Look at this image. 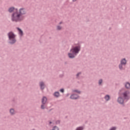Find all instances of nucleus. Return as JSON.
<instances>
[{"mask_svg":"<svg viewBox=\"0 0 130 130\" xmlns=\"http://www.w3.org/2000/svg\"><path fill=\"white\" fill-rule=\"evenodd\" d=\"M52 123V122L51 121H49V125H50Z\"/></svg>","mask_w":130,"mask_h":130,"instance_id":"obj_27","label":"nucleus"},{"mask_svg":"<svg viewBox=\"0 0 130 130\" xmlns=\"http://www.w3.org/2000/svg\"><path fill=\"white\" fill-rule=\"evenodd\" d=\"M39 86L40 87V89L42 91H43V90L45 89V84H44V82L43 81H41L39 82Z\"/></svg>","mask_w":130,"mask_h":130,"instance_id":"obj_8","label":"nucleus"},{"mask_svg":"<svg viewBox=\"0 0 130 130\" xmlns=\"http://www.w3.org/2000/svg\"><path fill=\"white\" fill-rule=\"evenodd\" d=\"M14 11H15V7H11L9 8L8 9V12L9 13H13V12H14Z\"/></svg>","mask_w":130,"mask_h":130,"instance_id":"obj_15","label":"nucleus"},{"mask_svg":"<svg viewBox=\"0 0 130 130\" xmlns=\"http://www.w3.org/2000/svg\"><path fill=\"white\" fill-rule=\"evenodd\" d=\"M104 99L106 101H109L110 100V95L109 94H106L104 97Z\"/></svg>","mask_w":130,"mask_h":130,"instance_id":"obj_14","label":"nucleus"},{"mask_svg":"<svg viewBox=\"0 0 130 130\" xmlns=\"http://www.w3.org/2000/svg\"><path fill=\"white\" fill-rule=\"evenodd\" d=\"M52 110V109H51L49 110V112H50V111H51V110Z\"/></svg>","mask_w":130,"mask_h":130,"instance_id":"obj_32","label":"nucleus"},{"mask_svg":"<svg viewBox=\"0 0 130 130\" xmlns=\"http://www.w3.org/2000/svg\"><path fill=\"white\" fill-rule=\"evenodd\" d=\"M81 74H82L81 72H79L76 74V77L77 78H79V76H80V75H81Z\"/></svg>","mask_w":130,"mask_h":130,"instance_id":"obj_26","label":"nucleus"},{"mask_svg":"<svg viewBox=\"0 0 130 130\" xmlns=\"http://www.w3.org/2000/svg\"><path fill=\"white\" fill-rule=\"evenodd\" d=\"M7 36L8 37V43L10 45H14L16 42H17V40L16 39V35L13 31H10L7 34Z\"/></svg>","mask_w":130,"mask_h":130,"instance_id":"obj_2","label":"nucleus"},{"mask_svg":"<svg viewBox=\"0 0 130 130\" xmlns=\"http://www.w3.org/2000/svg\"><path fill=\"white\" fill-rule=\"evenodd\" d=\"M16 29L17 30H18L19 35H20V36H23V30H22L19 27H17Z\"/></svg>","mask_w":130,"mask_h":130,"instance_id":"obj_12","label":"nucleus"},{"mask_svg":"<svg viewBox=\"0 0 130 130\" xmlns=\"http://www.w3.org/2000/svg\"><path fill=\"white\" fill-rule=\"evenodd\" d=\"M81 45L78 43L75 46H72V48L70 50V52H73L76 55L81 51Z\"/></svg>","mask_w":130,"mask_h":130,"instance_id":"obj_3","label":"nucleus"},{"mask_svg":"<svg viewBox=\"0 0 130 130\" xmlns=\"http://www.w3.org/2000/svg\"><path fill=\"white\" fill-rule=\"evenodd\" d=\"M84 126H80L77 127L75 130H84Z\"/></svg>","mask_w":130,"mask_h":130,"instance_id":"obj_17","label":"nucleus"},{"mask_svg":"<svg viewBox=\"0 0 130 130\" xmlns=\"http://www.w3.org/2000/svg\"><path fill=\"white\" fill-rule=\"evenodd\" d=\"M116 128H117V127H116V126H113V127H111L109 130H116Z\"/></svg>","mask_w":130,"mask_h":130,"instance_id":"obj_21","label":"nucleus"},{"mask_svg":"<svg viewBox=\"0 0 130 130\" xmlns=\"http://www.w3.org/2000/svg\"><path fill=\"white\" fill-rule=\"evenodd\" d=\"M130 92L128 90H126L122 93L123 97L125 100H129L130 96L129 95Z\"/></svg>","mask_w":130,"mask_h":130,"instance_id":"obj_5","label":"nucleus"},{"mask_svg":"<svg viewBox=\"0 0 130 130\" xmlns=\"http://www.w3.org/2000/svg\"><path fill=\"white\" fill-rule=\"evenodd\" d=\"M72 2H73V3H75V2H77V0H72Z\"/></svg>","mask_w":130,"mask_h":130,"instance_id":"obj_28","label":"nucleus"},{"mask_svg":"<svg viewBox=\"0 0 130 130\" xmlns=\"http://www.w3.org/2000/svg\"><path fill=\"white\" fill-rule=\"evenodd\" d=\"M9 112L10 115H15V114H16V112H15V109H14V108L10 109L9 110Z\"/></svg>","mask_w":130,"mask_h":130,"instance_id":"obj_11","label":"nucleus"},{"mask_svg":"<svg viewBox=\"0 0 130 130\" xmlns=\"http://www.w3.org/2000/svg\"><path fill=\"white\" fill-rule=\"evenodd\" d=\"M59 91L61 92V93H64V89L63 88L60 89Z\"/></svg>","mask_w":130,"mask_h":130,"instance_id":"obj_25","label":"nucleus"},{"mask_svg":"<svg viewBox=\"0 0 130 130\" xmlns=\"http://www.w3.org/2000/svg\"><path fill=\"white\" fill-rule=\"evenodd\" d=\"M12 102L16 104L17 103V100H16V99H12Z\"/></svg>","mask_w":130,"mask_h":130,"instance_id":"obj_22","label":"nucleus"},{"mask_svg":"<svg viewBox=\"0 0 130 130\" xmlns=\"http://www.w3.org/2000/svg\"><path fill=\"white\" fill-rule=\"evenodd\" d=\"M59 24V25H60V24H62V21L60 22Z\"/></svg>","mask_w":130,"mask_h":130,"instance_id":"obj_31","label":"nucleus"},{"mask_svg":"<svg viewBox=\"0 0 130 130\" xmlns=\"http://www.w3.org/2000/svg\"><path fill=\"white\" fill-rule=\"evenodd\" d=\"M103 82V80L102 79H101L99 80V86H101V85H102Z\"/></svg>","mask_w":130,"mask_h":130,"instance_id":"obj_18","label":"nucleus"},{"mask_svg":"<svg viewBox=\"0 0 130 130\" xmlns=\"http://www.w3.org/2000/svg\"><path fill=\"white\" fill-rule=\"evenodd\" d=\"M64 64H68V62L65 61V62H64Z\"/></svg>","mask_w":130,"mask_h":130,"instance_id":"obj_30","label":"nucleus"},{"mask_svg":"<svg viewBox=\"0 0 130 130\" xmlns=\"http://www.w3.org/2000/svg\"><path fill=\"white\" fill-rule=\"evenodd\" d=\"M23 15H26L25 8H20L19 12L16 11L13 13L11 15V21L15 23H21L25 19V16H23Z\"/></svg>","mask_w":130,"mask_h":130,"instance_id":"obj_1","label":"nucleus"},{"mask_svg":"<svg viewBox=\"0 0 130 130\" xmlns=\"http://www.w3.org/2000/svg\"><path fill=\"white\" fill-rule=\"evenodd\" d=\"M15 10H16L15 12H18V9H17V8L15 9Z\"/></svg>","mask_w":130,"mask_h":130,"instance_id":"obj_29","label":"nucleus"},{"mask_svg":"<svg viewBox=\"0 0 130 130\" xmlns=\"http://www.w3.org/2000/svg\"><path fill=\"white\" fill-rule=\"evenodd\" d=\"M125 88H126V89H130V83H129V82H126L125 83Z\"/></svg>","mask_w":130,"mask_h":130,"instance_id":"obj_16","label":"nucleus"},{"mask_svg":"<svg viewBox=\"0 0 130 130\" xmlns=\"http://www.w3.org/2000/svg\"><path fill=\"white\" fill-rule=\"evenodd\" d=\"M68 57L72 59H73V58H75L76 56H77V55L75 53L73 52L68 53Z\"/></svg>","mask_w":130,"mask_h":130,"instance_id":"obj_7","label":"nucleus"},{"mask_svg":"<svg viewBox=\"0 0 130 130\" xmlns=\"http://www.w3.org/2000/svg\"><path fill=\"white\" fill-rule=\"evenodd\" d=\"M117 101L118 103H119V104H122L123 105H124L123 103L124 102V100H123V98H122V97H119L117 99Z\"/></svg>","mask_w":130,"mask_h":130,"instance_id":"obj_9","label":"nucleus"},{"mask_svg":"<svg viewBox=\"0 0 130 130\" xmlns=\"http://www.w3.org/2000/svg\"><path fill=\"white\" fill-rule=\"evenodd\" d=\"M80 99V96L77 94H72L70 96V99H72L73 100H77V99Z\"/></svg>","mask_w":130,"mask_h":130,"instance_id":"obj_6","label":"nucleus"},{"mask_svg":"<svg viewBox=\"0 0 130 130\" xmlns=\"http://www.w3.org/2000/svg\"><path fill=\"white\" fill-rule=\"evenodd\" d=\"M55 124H60V120H58L55 121Z\"/></svg>","mask_w":130,"mask_h":130,"instance_id":"obj_23","label":"nucleus"},{"mask_svg":"<svg viewBox=\"0 0 130 130\" xmlns=\"http://www.w3.org/2000/svg\"><path fill=\"white\" fill-rule=\"evenodd\" d=\"M57 30H61V26H59V25H58L57 26Z\"/></svg>","mask_w":130,"mask_h":130,"instance_id":"obj_24","label":"nucleus"},{"mask_svg":"<svg viewBox=\"0 0 130 130\" xmlns=\"http://www.w3.org/2000/svg\"><path fill=\"white\" fill-rule=\"evenodd\" d=\"M73 92H75L76 93H77V94H80L81 93V91H79L78 89L73 90Z\"/></svg>","mask_w":130,"mask_h":130,"instance_id":"obj_19","label":"nucleus"},{"mask_svg":"<svg viewBox=\"0 0 130 130\" xmlns=\"http://www.w3.org/2000/svg\"><path fill=\"white\" fill-rule=\"evenodd\" d=\"M46 102H47V98L43 96L42 99V104H46Z\"/></svg>","mask_w":130,"mask_h":130,"instance_id":"obj_10","label":"nucleus"},{"mask_svg":"<svg viewBox=\"0 0 130 130\" xmlns=\"http://www.w3.org/2000/svg\"><path fill=\"white\" fill-rule=\"evenodd\" d=\"M45 104H42V105L41 106V109H45Z\"/></svg>","mask_w":130,"mask_h":130,"instance_id":"obj_20","label":"nucleus"},{"mask_svg":"<svg viewBox=\"0 0 130 130\" xmlns=\"http://www.w3.org/2000/svg\"><path fill=\"white\" fill-rule=\"evenodd\" d=\"M49 38H50V39H51V37H50Z\"/></svg>","mask_w":130,"mask_h":130,"instance_id":"obj_34","label":"nucleus"},{"mask_svg":"<svg viewBox=\"0 0 130 130\" xmlns=\"http://www.w3.org/2000/svg\"><path fill=\"white\" fill-rule=\"evenodd\" d=\"M109 30H111V27H110V28H109Z\"/></svg>","mask_w":130,"mask_h":130,"instance_id":"obj_33","label":"nucleus"},{"mask_svg":"<svg viewBox=\"0 0 130 130\" xmlns=\"http://www.w3.org/2000/svg\"><path fill=\"white\" fill-rule=\"evenodd\" d=\"M123 66H126V59H125V58H122L120 60V63L118 65V68L120 71H122L123 70H124V68H123V67H122Z\"/></svg>","mask_w":130,"mask_h":130,"instance_id":"obj_4","label":"nucleus"},{"mask_svg":"<svg viewBox=\"0 0 130 130\" xmlns=\"http://www.w3.org/2000/svg\"><path fill=\"white\" fill-rule=\"evenodd\" d=\"M59 95H60V94H59V92L58 91H55L53 93V96L56 98H58V97H59Z\"/></svg>","mask_w":130,"mask_h":130,"instance_id":"obj_13","label":"nucleus"}]
</instances>
